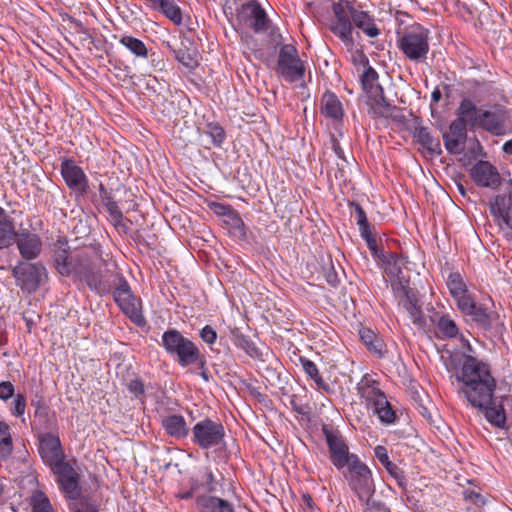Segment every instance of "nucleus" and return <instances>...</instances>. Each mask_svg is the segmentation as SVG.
<instances>
[{
    "instance_id": "nucleus-1",
    "label": "nucleus",
    "mask_w": 512,
    "mask_h": 512,
    "mask_svg": "<svg viewBox=\"0 0 512 512\" xmlns=\"http://www.w3.org/2000/svg\"><path fill=\"white\" fill-rule=\"evenodd\" d=\"M446 367L459 385V398L484 412L486 420L491 425L504 428L505 409L502 398L498 401L494 396L497 380L492 373L491 365L475 356L461 353L451 356Z\"/></svg>"
},
{
    "instance_id": "nucleus-2",
    "label": "nucleus",
    "mask_w": 512,
    "mask_h": 512,
    "mask_svg": "<svg viewBox=\"0 0 512 512\" xmlns=\"http://www.w3.org/2000/svg\"><path fill=\"white\" fill-rule=\"evenodd\" d=\"M54 265L60 275L74 276L97 294L111 292V274L100 255L90 256L86 252L70 255L68 250L62 249L55 253Z\"/></svg>"
},
{
    "instance_id": "nucleus-3",
    "label": "nucleus",
    "mask_w": 512,
    "mask_h": 512,
    "mask_svg": "<svg viewBox=\"0 0 512 512\" xmlns=\"http://www.w3.org/2000/svg\"><path fill=\"white\" fill-rule=\"evenodd\" d=\"M54 265L60 275L74 276L97 294L111 292V274L100 255L90 256L86 252L70 255L68 250L62 249L55 253Z\"/></svg>"
},
{
    "instance_id": "nucleus-4",
    "label": "nucleus",
    "mask_w": 512,
    "mask_h": 512,
    "mask_svg": "<svg viewBox=\"0 0 512 512\" xmlns=\"http://www.w3.org/2000/svg\"><path fill=\"white\" fill-rule=\"evenodd\" d=\"M54 265L60 275L74 276L97 294L111 292V274L100 255L90 256L86 252L70 255L68 250L62 249L55 253Z\"/></svg>"
},
{
    "instance_id": "nucleus-5",
    "label": "nucleus",
    "mask_w": 512,
    "mask_h": 512,
    "mask_svg": "<svg viewBox=\"0 0 512 512\" xmlns=\"http://www.w3.org/2000/svg\"><path fill=\"white\" fill-rule=\"evenodd\" d=\"M332 17L326 24L327 29L352 52L355 49L354 27L360 29L370 38L380 34L375 19L368 11L358 9L349 0H338L331 6Z\"/></svg>"
},
{
    "instance_id": "nucleus-6",
    "label": "nucleus",
    "mask_w": 512,
    "mask_h": 512,
    "mask_svg": "<svg viewBox=\"0 0 512 512\" xmlns=\"http://www.w3.org/2000/svg\"><path fill=\"white\" fill-rule=\"evenodd\" d=\"M343 477L347 481L350 490L368 509L377 507L379 510H386L382 503H376L372 500L376 490L373 474L367 464L360 458L354 459L353 463L345 467Z\"/></svg>"
},
{
    "instance_id": "nucleus-7",
    "label": "nucleus",
    "mask_w": 512,
    "mask_h": 512,
    "mask_svg": "<svg viewBox=\"0 0 512 512\" xmlns=\"http://www.w3.org/2000/svg\"><path fill=\"white\" fill-rule=\"evenodd\" d=\"M160 345L182 368L193 364L203 366V353L198 345L175 328H170L162 334Z\"/></svg>"
},
{
    "instance_id": "nucleus-8",
    "label": "nucleus",
    "mask_w": 512,
    "mask_h": 512,
    "mask_svg": "<svg viewBox=\"0 0 512 512\" xmlns=\"http://www.w3.org/2000/svg\"><path fill=\"white\" fill-rule=\"evenodd\" d=\"M430 31L420 24H413L397 35V47L402 54L415 63H425L430 51Z\"/></svg>"
},
{
    "instance_id": "nucleus-9",
    "label": "nucleus",
    "mask_w": 512,
    "mask_h": 512,
    "mask_svg": "<svg viewBox=\"0 0 512 512\" xmlns=\"http://www.w3.org/2000/svg\"><path fill=\"white\" fill-rule=\"evenodd\" d=\"M111 291L121 312L136 326L144 327L147 322L142 313V300L134 295L128 281L122 275L117 276L114 288L111 284Z\"/></svg>"
},
{
    "instance_id": "nucleus-10",
    "label": "nucleus",
    "mask_w": 512,
    "mask_h": 512,
    "mask_svg": "<svg viewBox=\"0 0 512 512\" xmlns=\"http://www.w3.org/2000/svg\"><path fill=\"white\" fill-rule=\"evenodd\" d=\"M191 433L192 443L203 450L225 444V428L219 419L205 417L192 427Z\"/></svg>"
},
{
    "instance_id": "nucleus-11",
    "label": "nucleus",
    "mask_w": 512,
    "mask_h": 512,
    "mask_svg": "<svg viewBox=\"0 0 512 512\" xmlns=\"http://www.w3.org/2000/svg\"><path fill=\"white\" fill-rule=\"evenodd\" d=\"M321 430L328 446L330 461L337 470H343L359 458L357 454L350 453L345 438L337 428L322 424Z\"/></svg>"
},
{
    "instance_id": "nucleus-12",
    "label": "nucleus",
    "mask_w": 512,
    "mask_h": 512,
    "mask_svg": "<svg viewBox=\"0 0 512 512\" xmlns=\"http://www.w3.org/2000/svg\"><path fill=\"white\" fill-rule=\"evenodd\" d=\"M276 72L289 83L300 82L304 79V62L300 59L294 45L284 44L280 47Z\"/></svg>"
},
{
    "instance_id": "nucleus-13",
    "label": "nucleus",
    "mask_w": 512,
    "mask_h": 512,
    "mask_svg": "<svg viewBox=\"0 0 512 512\" xmlns=\"http://www.w3.org/2000/svg\"><path fill=\"white\" fill-rule=\"evenodd\" d=\"M12 274L16 285L26 293L35 292L48 278L46 267L40 262H20L13 268Z\"/></svg>"
},
{
    "instance_id": "nucleus-14",
    "label": "nucleus",
    "mask_w": 512,
    "mask_h": 512,
    "mask_svg": "<svg viewBox=\"0 0 512 512\" xmlns=\"http://www.w3.org/2000/svg\"><path fill=\"white\" fill-rule=\"evenodd\" d=\"M236 17L238 22L251 29L254 33H266L272 22L266 11L257 0H250L240 5L236 9Z\"/></svg>"
},
{
    "instance_id": "nucleus-15",
    "label": "nucleus",
    "mask_w": 512,
    "mask_h": 512,
    "mask_svg": "<svg viewBox=\"0 0 512 512\" xmlns=\"http://www.w3.org/2000/svg\"><path fill=\"white\" fill-rule=\"evenodd\" d=\"M38 452L43 463L50 468V470L67 462L66 455L57 433L44 432L37 436Z\"/></svg>"
},
{
    "instance_id": "nucleus-16",
    "label": "nucleus",
    "mask_w": 512,
    "mask_h": 512,
    "mask_svg": "<svg viewBox=\"0 0 512 512\" xmlns=\"http://www.w3.org/2000/svg\"><path fill=\"white\" fill-rule=\"evenodd\" d=\"M60 173L67 187L76 195L85 196L88 194V177L73 158H66L61 162Z\"/></svg>"
},
{
    "instance_id": "nucleus-17",
    "label": "nucleus",
    "mask_w": 512,
    "mask_h": 512,
    "mask_svg": "<svg viewBox=\"0 0 512 512\" xmlns=\"http://www.w3.org/2000/svg\"><path fill=\"white\" fill-rule=\"evenodd\" d=\"M508 118L507 109L502 105L496 104L489 110H481L477 128H481L492 135L501 136L506 134Z\"/></svg>"
},
{
    "instance_id": "nucleus-18",
    "label": "nucleus",
    "mask_w": 512,
    "mask_h": 512,
    "mask_svg": "<svg viewBox=\"0 0 512 512\" xmlns=\"http://www.w3.org/2000/svg\"><path fill=\"white\" fill-rule=\"evenodd\" d=\"M470 177L478 187L492 190L498 189L502 183L498 169L486 160H479L472 166Z\"/></svg>"
},
{
    "instance_id": "nucleus-19",
    "label": "nucleus",
    "mask_w": 512,
    "mask_h": 512,
    "mask_svg": "<svg viewBox=\"0 0 512 512\" xmlns=\"http://www.w3.org/2000/svg\"><path fill=\"white\" fill-rule=\"evenodd\" d=\"M51 472L57 477L60 490L69 501L78 498L81 494L79 474L68 461L52 469Z\"/></svg>"
},
{
    "instance_id": "nucleus-20",
    "label": "nucleus",
    "mask_w": 512,
    "mask_h": 512,
    "mask_svg": "<svg viewBox=\"0 0 512 512\" xmlns=\"http://www.w3.org/2000/svg\"><path fill=\"white\" fill-rule=\"evenodd\" d=\"M468 128L461 119L455 118L449 125V131L443 133L444 146L450 154H460L463 151Z\"/></svg>"
},
{
    "instance_id": "nucleus-21",
    "label": "nucleus",
    "mask_w": 512,
    "mask_h": 512,
    "mask_svg": "<svg viewBox=\"0 0 512 512\" xmlns=\"http://www.w3.org/2000/svg\"><path fill=\"white\" fill-rule=\"evenodd\" d=\"M358 394L365 400L368 407H374L386 403V395L380 389L379 383L369 374H365L357 384Z\"/></svg>"
},
{
    "instance_id": "nucleus-22",
    "label": "nucleus",
    "mask_w": 512,
    "mask_h": 512,
    "mask_svg": "<svg viewBox=\"0 0 512 512\" xmlns=\"http://www.w3.org/2000/svg\"><path fill=\"white\" fill-rule=\"evenodd\" d=\"M392 286L397 295L403 296V306L409 313L413 323L419 327H423L425 325V318L422 314L421 307L418 305L414 292L401 283L397 285L392 284Z\"/></svg>"
},
{
    "instance_id": "nucleus-23",
    "label": "nucleus",
    "mask_w": 512,
    "mask_h": 512,
    "mask_svg": "<svg viewBox=\"0 0 512 512\" xmlns=\"http://www.w3.org/2000/svg\"><path fill=\"white\" fill-rule=\"evenodd\" d=\"M15 241L20 255L25 260L36 259L42 251V241L37 234L22 232Z\"/></svg>"
},
{
    "instance_id": "nucleus-24",
    "label": "nucleus",
    "mask_w": 512,
    "mask_h": 512,
    "mask_svg": "<svg viewBox=\"0 0 512 512\" xmlns=\"http://www.w3.org/2000/svg\"><path fill=\"white\" fill-rule=\"evenodd\" d=\"M463 315L468 318L467 321L485 331L491 330L493 328L494 322L498 318V315L495 312L488 311L487 308L478 303H476L473 308H470Z\"/></svg>"
},
{
    "instance_id": "nucleus-25",
    "label": "nucleus",
    "mask_w": 512,
    "mask_h": 512,
    "mask_svg": "<svg viewBox=\"0 0 512 512\" xmlns=\"http://www.w3.org/2000/svg\"><path fill=\"white\" fill-rule=\"evenodd\" d=\"M413 137L418 144L432 154H441V143L438 137L431 134L428 127L423 126L421 122L416 119L413 129Z\"/></svg>"
},
{
    "instance_id": "nucleus-26",
    "label": "nucleus",
    "mask_w": 512,
    "mask_h": 512,
    "mask_svg": "<svg viewBox=\"0 0 512 512\" xmlns=\"http://www.w3.org/2000/svg\"><path fill=\"white\" fill-rule=\"evenodd\" d=\"M490 212L512 229V191L508 195H497L490 202Z\"/></svg>"
},
{
    "instance_id": "nucleus-27",
    "label": "nucleus",
    "mask_w": 512,
    "mask_h": 512,
    "mask_svg": "<svg viewBox=\"0 0 512 512\" xmlns=\"http://www.w3.org/2000/svg\"><path fill=\"white\" fill-rule=\"evenodd\" d=\"M162 427L165 432L175 439H183L189 435V428L182 415L171 414L165 416L161 420Z\"/></svg>"
},
{
    "instance_id": "nucleus-28",
    "label": "nucleus",
    "mask_w": 512,
    "mask_h": 512,
    "mask_svg": "<svg viewBox=\"0 0 512 512\" xmlns=\"http://www.w3.org/2000/svg\"><path fill=\"white\" fill-rule=\"evenodd\" d=\"M481 110L473 100L464 98L457 107L456 118L461 119L463 123H466L473 130L477 128Z\"/></svg>"
},
{
    "instance_id": "nucleus-29",
    "label": "nucleus",
    "mask_w": 512,
    "mask_h": 512,
    "mask_svg": "<svg viewBox=\"0 0 512 512\" xmlns=\"http://www.w3.org/2000/svg\"><path fill=\"white\" fill-rule=\"evenodd\" d=\"M196 505L199 512H235L230 502L216 496H198Z\"/></svg>"
},
{
    "instance_id": "nucleus-30",
    "label": "nucleus",
    "mask_w": 512,
    "mask_h": 512,
    "mask_svg": "<svg viewBox=\"0 0 512 512\" xmlns=\"http://www.w3.org/2000/svg\"><path fill=\"white\" fill-rule=\"evenodd\" d=\"M360 62L366 67L361 75V84L363 90L370 95L371 93L380 92L381 85L378 81V73L369 65V60L363 52H358Z\"/></svg>"
},
{
    "instance_id": "nucleus-31",
    "label": "nucleus",
    "mask_w": 512,
    "mask_h": 512,
    "mask_svg": "<svg viewBox=\"0 0 512 512\" xmlns=\"http://www.w3.org/2000/svg\"><path fill=\"white\" fill-rule=\"evenodd\" d=\"M17 236L13 219L0 207V250L10 247Z\"/></svg>"
},
{
    "instance_id": "nucleus-32",
    "label": "nucleus",
    "mask_w": 512,
    "mask_h": 512,
    "mask_svg": "<svg viewBox=\"0 0 512 512\" xmlns=\"http://www.w3.org/2000/svg\"><path fill=\"white\" fill-rule=\"evenodd\" d=\"M321 112L333 120H341L344 115L342 103L335 93L326 91L321 100Z\"/></svg>"
},
{
    "instance_id": "nucleus-33",
    "label": "nucleus",
    "mask_w": 512,
    "mask_h": 512,
    "mask_svg": "<svg viewBox=\"0 0 512 512\" xmlns=\"http://www.w3.org/2000/svg\"><path fill=\"white\" fill-rule=\"evenodd\" d=\"M153 9L163 13L175 25L182 24V11L174 0H146Z\"/></svg>"
},
{
    "instance_id": "nucleus-34",
    "label": "nucleus",
    "mask_w": 512,
    "mask_h": 512,
    "mask_svg": "<svg viewBox=\"0 0 512 512\" xmlns=\"http://www.w3.org/2000/svg\"><path fill=\"white\" fill-rule=\"evenodd\" d=\"M359 336L367 349L382 358L385 354V345L383 340L379 338L376 333L370 328L363 327L359 330Z\"/></svg>"
},
{
    "instance_id": "nucleus-35",
    "label": "nucleus",
    "mask_w": 512,
    "mask_h": 512,
    "mask_svg": "<svg viewBox=\"0 0 512 512\" xmlns=\"http://www.w3.org/2000/svg\"><path fill=\"white\" fill-rule=\"evenodd\" d=\"M70 512H99L100 503L89 495H79L68 503Z\"/></svg>"
},
{
    "instance_id": "nucleus-36",
    "label": "nucleus",
    "mask_w": 512,
    "mask_h": 512,
    "mask_svg": "<svg viewBox=\"0 0 512 512\" xmlns=\"http://www.w3.org/2000/svg\"><path fill=\"white\" fill-rule=\"evenodd\" d=\"M300 363L302 365V368H303L305 374L311 380H313L315 382V385L319 390H322L326 393L331 392L330 385L323 380L316 364L313 361H311L307 358L301 357Z\"/></svg>"
},
{
    "instance_id": "nucleus-37",
    "label": "nucleus",
    "mask_w": 512,
    "mask_h": 512,
    "mask_svg": "<svg viewBox=\"0 0 512 512\" xmlns=\"http://www.w3.org/2000/svg\"><path fill=\"white\" fill-rule=\"evenodd\" d=\"M11 427L5 421H0V460H7L13 452Z\"/></svg>"
},
{
    "instance_id": "nucleus-38",
    "label": "nucleus",
    "mask_w": 512,
    "mask_h": 512,
    "mask_svg": "<svg viewBox=\"0 0 512 512\" xmlns=\"http://www.w3.org/2000/svg\"><path fill=\"white\" fill-rule=\"evenodd\" d=\"M368 97L374 114L382 117L390 115L392 105L386 100L382 88H380V92L371 93Z\"/></svg>"
},
{
    "instance_id": "nucleus-39",
    "label": "nucleus",
    "mask_w": 512,
    "mask_h": 512,
    "mask_svg": "<svg viewBox=\"0 0 512 512\" xmlns=\"http://www.w3.org/2000/svg\"><path fill=\"white\" fill-rule=\"evenodd\" d=\"M29 503L31 512H56L48 496L41 490L32 493Z\"/></svg>"
},
{
    "instance_id": "nucleus-40",
    "label": "nucleus",
    "mask_w": 512,
    "mask_h": 512,
    "mask_svg": "<svg viewBox=\"0 0 512 512\" xmlns=\"http://www.w3.org/2000/svg\"><path fill=\"white\" fill-rule=\"evenodd\" d=\"M120 44L126 47L132 54H134L138 58H147L148 57V49L144 42L138 38H135L131 35H123L120 40Z\"/></svg>"
},
{
    "instance_id": "nucleus-41",
    "label": "nucleus",
    "mask_w": 512,
    "mask_h": 512,
    "mask_svg": "<svg viewBox=\"0 0 512 512\" xmlns=\"http://www.w3.org/2000/svg\"><path fill=\"white\" fill-rule=\"evenodd\" d=\"M233 343L237 348L244 350L247 355L252 358L260 359L262 357V353L256 344L249 337L243 334H235L233 337Z\"/></svg>"
},
{
    "instance_id": "nucleus-42",
    "label": "nucleus",
    "mask_w": 512,
    "mask_h": 512,
    "mask_svg": "<svg viewBox=\"0 0 512 512\" xmlns=\"http://www.w3.org/2000/svg\"><path fill=\"white\" fill-rule=\"evenodd\" d=\"M209 208L218 216H226L232 221L235 227H240L244 223L238 213L230 206L219 202H211Z\"/></svg>"
},
{
    "instance_id": "nucleus-43",
    "label": "nucleus",
    "mask_w": 512,
    "mask_h": 512,
    "mask_svg": "<svg viewBox=\"0 0 512 512\" xmlns=\"http://www.w3.org/2000/svg\"><path fill=\"white\" fill-rule=\"evenodd\" d=\"M436 326L443 338L452 339L459 333L457 324L448 314L442 315L438 319Z\"/></svg>"
},
{
    "instance_id": "nucleus-44",
    "label": "nucleus",
    "mask_w": 512,
    "mask_h": 512,
    "mask_svg": "<svg viewBox=\"0 0 512 512\" xmlns=\"http://www.w3.org/2000/svg\"><path fill=\"white\" fill-rule=\"evenodd\" d=\"M204 133L211 138L212 143L217 147H220L226 138L223 127L216 122L207 123L204 128Z\"/></svg>"
},
{
    "instance_id": "nucleus-45",
    "label": "nucleus",
    "mask_w": 512,
    "mask_h": 512,
    "mask_svg": "<svg viewBox=\"0 0 512 512\" xmlns=\"http://www.w3.org/2000/svg\"><path fill=\"white\" fill-rule=\"evenodd\" d=\"M447 287L453 298L468 291L466 284L464 283L459 273H451L447 279Z\"/></svg>"
},
{
    "instance_id": "nucleus-46",
    "label": "nucleus",
    "mask_w": 512,
    "mask_h": 512,
    "mask_svg": "<svg viewBox=\"0 0 512 512\" xmlns=\"http://www.w3.org/2000/svg\"><path fill=\"white\" fill-rule=\"evenodd\" d=\"M373 411L377 414L379 420L384 424H392L396 421V413L391 404L386 399V403L379 406H374Z\"/></svg>"
},
{
    "instance_id": "nucleus-47",
    "label": "nucleus",
    "mask_w": 512,
    "mask_h": 512,
    "mask_svg": "<svg viewBox=\"0 0 512 512\" xmlns=\"http://www.w3.org/2000/svg\"><path fill=\"white\" fill-rule=\"evenodd\" d=\"M26 410V398L23 394L14 395V400L10 405V413L14 417H22Z\"/></svg>"
},
{
    "instance_id": "nucleus-48",
    "label": "nucleus",
    "mask_w": 512,
    "mask_h": 512,
    "mask_svg": "<svg viewBox=\"0 0 512 512\" xmlns=\"http://www.w3.org/2000/svg\"><path fill=\"white\" fill-rule=\"evenodd\" d=\"M454 300L456 301L457 308L462 314L466 313L470 308H473L477 303L468 291L457 296Z\"/></svg>"
},
{
    "instance_id": "nucleus-49",
    "label": "nucleus",
    "mask_w": 512,
    "mask_h": 512,
    "mask_svg": "<svg viewBox=\"0 0 512 512\" xmlns=\"http://www.w3.org/2000/svg\"><path fill=\"white\" fill-rule=\"evenodd\" d=\"M386 471L392 476L397 484L402 488L405 489L407 485V480L404 474V471L399 468L395 463H391L389 466H387Z\"/></svg>"
},
{
    "instance_id": "nucleus-50",
    "label": "nucleus",
    "mask_w": 512,
    "mask_h": 512,
    "mask_svg": "<svg viewBox=\"0 0 512 512\" xmlns=\"http://www.w3.org/2000/svg\"><path fill=\"white\" fill-rule=\"evenodd\" d=\"M493 92H494V87H493V83L492 82H487V81L478 82V81H475L474 86H473V96L475 98H478V97H480L483 94L491 95V94H493Z\"/></svg>"
},
{
    "instance_id": "nucleus-51",
    "label": "nucleus",
    "mask_w": 512,
    "mask_h": 512,
    "mask_svg": "<svg viewBox=\"0 0 512 512\" xmlns=\"http://www.w3.org/2000/svg\"><path fill=\"white\" fill-rule=\"evenodd\" d=\"M200 338L203 342H205L210 347L216 342L217 340V332L214 330V328L210 325H205L199 333Z\"/></svg>"
},
{
    "instance_id": "nucleus-52",
    "label": "nucleus",
    "mask_w": 512,
    "mask_h": 512,
    "mask_svg": "<svg viewBox=\"0 0 512 512\" xmlns=\"http://www.w3.org/2000/svg\"><path fill=\"white\" fill-rule=\"evenodd\" d=\"M103 206L105 207L106 211L109 213L110 217L112 218V221L116 220V222L119 224L121 222V219L124 218L122 211L120 210L117 202L114 199H111L110 201L105 203Z\"/></svg>"
},
{
    "instance_id": "nucleus-53",
    "label": "nucleus",
    "mask_w": 512,
    "mask_h": 512,
    "mask_svg": "<svg viewBox=\"0 0 512 512\" xmlns=\"http://www.w3.org/2000/svg\"><path fill=\"white\" fill-rule=\"evenodd\" d=\"M350 206L353 207L354 209L352 215H354L358 227L365 226V224H369L366 212L364 211L360 204L352 202Z\"/></svg>"
},
{
    "instance_id": "nucleus-54",
    "label": "nucleus",
    "mask_w": 512,
    "mask_h": 512,
    "mask_svg": "<svg viewBox=\"0 0 512 512\" xmlns=\"http://www.w3.org/2000/svg\"><path fill=\"white\" fill-rule=\"evenodd\" d=\"M15 395V387L10 381L0 382V399L2 401H8Z\"/></svg>"
},
{
    "instance_id": "nucleus-55",
    "label": "nucleus",
    "mask_w": 512,
    "mask_h": 512,
    "mask_svg": "<svg viewBox=\"0 0 512 512\" xmlns=\"http://www.w3.org/2000/svg\"><path fill=\"white\" fill-rule=\"evenodd\" d=\"M127 388L136 398L143 396L145 393L144 383L139 378L131 380L127 384Z\"/></svg>"
},
{
    "instance_id": "nucleus-56",
    "label": "nucleus",
    "mask_w": 512,
    "mask_h": 512,
    "mask_svg": "<svg viewBox=\"0 0 512 512\" xmlns=\"http://www.w3.org/2000/svg\"><path fill=\"white\" fill-rule=\"evenodd\" d=\"M374 454H375V457L378 459V461L381 463V465L386 468L387 466H389L392 461H390L389 459V456H388V452H387V449L382 446V445H378L374 448Z\"/></svg>"
},
{
    "instance_id": "nucleus-57",
    "label": "nucleus",
    "mask_w": 512,
    "mask_h": 512,
    "mask_svg": "<svg viewBox=\"0 0 512 512\" xmlns=\"http://www.w3.org/2000/svg\"><path fill=\"white\" fill-rule=\"evenodd\" d=\"M175 58L178 62L182 63L186 67H192L193 58L191 55L184 49H178L174 51Z\"/></svg>"
},
{
    "instance_id": "nucleus-58",
    "label": "nucleus",
    "mask_w": 512,
    "mask_h": 512,
    "mask_svg": "<svg viewBox=\"0 0 512 512\" xmlns=\"http://www.w3.org/2000/svg\"><path fill=\"white\" fill-rule=\"evenodd\" d=\"M366 244L374 257L381 258L383 256L382 251L378 248L376 238L367 239Z\"/></svg>"
},
{
    "instance_id": "nucleus-59",
    "label": "nucleus",
    "mask_w": 512,
    "mask_h": 512,
    "mask_svg": "<svg viewBox=\"0 0 512 512\" xmlns=\"http://www.w3.org/2000/svg\"><path fill=\"white\" fill-rule=\"evenodd\" d=\"M206 490L209 493H213L216 491V481L214 474L211 470H208L206 473Z\"/></svg>"
},
{
    "instance_id": "nucleus-60",
    "label": "nucleus",
    "mask_w": 512,
    "mask_h": 512,
    "mask_svg": "<svg viewBox=\"0 0 512 512\" xmlns=\"http://www.w3.org/2000/svg\"><path fill=\"white\" fill-rule=\"evenodd\" d=\"M331 143H332V149H333L334 153L337 155V157L340 158L341 160H343L344 162H346L347 160L344 155V151L341 148L338 140L333 135L331 136Z\"/></svg>"
},
{
    "instance_id": "nucleus-61",
    "label": "nucleus",
    "mask_w": 512,
    "mask_h": 512,
    "mask_svg": "<svg viewBox=\"0 0 512 512\" xmlns=\"http://www.w3.org/2000/svg\"><path fill=\"white\" fill-rule=\"evenodd\" d=\"M98 190H99V196H100V199H101V202L103 205L105 203H107L108 201H110L111 199H113L111 193L108 192L107 188L105 187V185L103 183L99 184Z\"/></svg>"
},
{
    "instance_id": "nucleus-62",
    "label": "nucleus",
    "mask_w": 512,
    "mask_h": 512,
    "mask_svg": "<svg viewBox=\"0 0 512 512\" xmlns=\"http://www.w3.org/2000/svg\"><path fill=\"white\" fill-rule=\"evenodd\" d=\"M359 231L361 237L367 241V239H374L375 236L372 234L371 226L369 224H365V226H359Z\"/></svg>"
},
{
    "instance_id": "nucleus-63",
    "label": "nucleus",
    "mask_w": 512,
    "mask_h": 512,
    "mask_svg": "<svg viewBox=\"0 0 512 512\" xmlns=\"http://www.w3.org/2000/svg\"><path fill=\"white\" fill-rule=\"evenodd\" d=\"M192 366H196L199 370H200V376L206 381L208 382L209 381V373H208V370L206 368V357L205 355L203 354V366H201L200 364H193Z\"/></svg>"
},
{
    "instance_id": "nucleus-64",
    "label": "nucleus",
    "mask_w": 512,
    "mask_h": 512,
    "mask_svg": "<svg viewBox=\"0 0 512 512\" xmlns=\"http://www.w3.org/2000/svg\"><path fill=\"white\" fill-rule=\"evenodd\" d=\"M241 0H225L223 9L225 14L233 15L234 6L237 5Z\"/></svg>"
}]
</instances>
